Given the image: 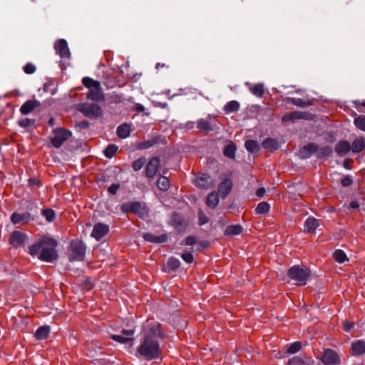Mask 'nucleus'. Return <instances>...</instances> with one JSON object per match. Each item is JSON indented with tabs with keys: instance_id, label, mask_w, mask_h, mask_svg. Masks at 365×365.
<instances>
[{
	"instance_id": "obj_1",
	"label": "nucleus",
	"mask_w": 365,
	"mask_h": 365,
	"mask_svg": "<svg viewBox=\"0 0 365 365\" xmlns=\"http://www.w3.org/2000/svg\"><path fill=\"white\" fill-rule=\"evenodd\" d=\"M163 336L160 324L157 322H147L140 344L138 347L137 354L146 360L158 359L161 355V349L158 339Z\"/></svg>"
},
{
	"instance_id": "obj_2",
	"label": "nucleus",
	"mask_w": 365,
	"mask_h": 365,
	"mask_svg": "<svg viewBox=\"0 0 365 365\" xmlns=\"http://www.w3.org/2000/svg\"><path fill=\"white\" fill-rule=\"evenodd\" d=\"M57 245L58 242L55 239L43 236L35 244L29 247V253L33 257L36 256L43 262L51 263L58 257L56 250Z\"/></svg>"
},
{
	"instance_id": "obj_3",
	"label": "nucleus",
	"mask_w": 365,
	"mask_h": 365,
	"mask_svg": "<svg viewBox=\"0 0 365 365\" xmlns=\"http://www.w3.org/2000/svg\"><path fill=\"white\" fill-rule=\"evenodd\" d=\"M287 275L292 280L294 281V284L302 286L307 284V281L311 275V272L307 268L294 265L288 269Z\"/></svg>"
},
{
	"instance_id": "obj_4",
	"label": "nucleus",
	"mask_w": 365,
	"mask_h": 365,
	"mask_svg": "<svg viewBox=\"0 0 365 365\" xmlns=\"http://www.w3.org/2000/svg\"><path fill=\"white\" fill-rule=\"evenodd\" d=\"M83 84L88 88L87 98L94 101H101L103 100V93L101 83L89 77H85L82 80Z\"/></svg>"
},
{
	"instance_id": "obj_5",
	"label": "nucleus",
	"mask_w": 365,
	"mask_h": 365,
	"mask_svg": "<svg viewBox=\"0 0 365 365\" xmlns=\"http://www.w3.org/2000/svg\"><path fill=\"white\" fill-rule=\"evenodd\" d=\"M121 210L124 212H133L140 218H145L148 215V211L145 204L139 202H128L124 203Z\"/></svg>"
},
{
	"instance_id": "obj_6",
	"label": "nucleus",
	"mask_w": 365,
	"mask_h": 365,
	"mask_svg": "<svg viewBox=\"0 0 365 365\" xmlns=\"http://www.w3.org/2000/svg\"><path fill=\"white\" fill-rule=\"evenodd\" d=\"M71 133L68 130L62 128L54 129L51 137V144L56 148H60L62 144L71 136Z\"/></svg>"
},
{
	"instance_id": "obj_7",
	"label": "nucleus",
	"mask_w": 365,
	"mask_h": 365,
	"mask_svg": "<svg viewBox=\"0 0 365 365\" xmlns=\"http://www.w3.org/2000/svg\"><path fill=\"white\" fill-rule=\"evenodd\" d=\"M71 247V260L82 261L86 255V245L79 240H73L70 245Z\"/></svg>"
},
{
	"instance_id": "obj_8",
	"label": "nucleus",
	"mask_w": 365,
	"mask_h": 365,
	"mask_svg": "<svg viewBox=\"0 0 365 365\" xmlns=\"http://www.w3.org/2000/svg\"><path fill=\"white\" fill-rule=\"evenodd\" d=\"M79 110L88 117H98L102 112L101 107L94 103L81 104Z\"/></svg>"
},
{
	"instance_id": "obj_9",
	"label": "nucleus",
	"mask_w": 365,
	"mask_h": 365,
	"mask_svg": "<svg viewBox=\"0 0 365 365\" xmlns=\"http://www.w3.org/2000/svg\"><path fill=\"white\" fill-rule=\"evenodd\" d=\"M320 360L325 365H338L341 362L340 356L331 349H325L320 357Z\"/></svg>"
},
{
	"instance_id": "obj_10",
	"label": "nucleus",
	"mask_w": 365,
	"mask_h": 365,
	"mask_svg": "<svg viewBox=\"0 0 365 365\" xmlns=\"http://www.w3.org/2000/svg\"><path fill=\"white\" fill-rule=\"evenodd\" d=\"M193 182L197 187L203 189H210L214 185L212 179L205 174L198 175L195 178Z\"/></svg>"
},
{
	"instance_id": "obj_11",
	"label": "nucleus",
	"mask_w": 365,
	"mask_h": 365,
	"mask_svg": "<svg viewBox=\"0 0 365 365\" xmlns=\"http://www.w3.org/2000/svg\"><path fill=\"white\" fill-rule=\"evenodd\" d=\"M309 115H310L307 112L293 111L284 114L282 118V120L283 122H290L299 119L307 120L309 118Z\"/></svg>"
},
{
	"instance_id": "obj_12",
	"label": "nucleus",
	"mask_w": 365,
	"mask_h": 365,
	"mask_svg": "<svg viewBox=\"0 0 365 365\" xmlns=\"http://www.w3.org/2000/svg\"><path fill=\"white\" fill-rule=\"evenodd\" d=\"M287 365H314V361L307 355H299L289 359Z\"/></svg>"
},
{
	"instance_id": "obj_13",
	"label": "nucleus",
	"mask_w": 365,
	"mask_h": 365,
	"mask_svg": "<svg viewBox=\"0 0 365 365\" xmlns=\"http://www.w3.org/2000/svg\"><path fill=\"white\" fill-rule=\"evenodd\" d=\"M109 232V227L103 223H97L94 225L91 236L99 240Z\"/></svg>"
},
{
	"instance_id": "obj_14",
	"label": "nucleus",
	"mask_w": 365,
	"mask_h": 365,
	"mask_svg": "<svg viewBox=\"0 0 365 365\" xmlns=\"http://www.w3.org/2000/svg\"><path fill=\"white\" fill-rule=\"evenodd\" d=\"M55 49L56 53L61 58H68L70 56L69 48L66 40L60 39L55 43Z\"/></svg>"
},
{
	"instance_id": "obj_15",
	"label": "nucleus",
	"mask_w": 365,
	"mask_h": 365,
	"mask_svg": "<svg viewBox=\"0 0 365 365\" xmlns=\"http://www.w3.org/2000/svg\"><path fill=\"white\" fill-rule=\"evenodd\" d=\"M160 166V159L153 158L146 166L145 174L148 178H153L158 170Z\"/></svg>"
},
{
	"instance_id": "obj_16",
	"label": "nucleus",
	"mask_w": 365,
	"mask_h": 365,
	"mask_svg": "<svg viewBox=\"0 0 365 365\" xmlns=\"http://www.w3.org/2000/svg\"><path fill=\"white\" fill-rule=\"evenodd\" d=\"M31 220L29 212H24L22 214L14 212L11 216V221L14 224L21 223L22 225L27 224Z\"/></svg>"
},
{
	"instance_id": "obj_17",
	"label": "nucleus",
	"mask_w": 365,
	"mask_h": 365,
	"mask_svg": "<svg viewBox=\"0 0 365 365\" xmlns=\"http://www.w3.org/2000/svg\"><path fill=\"white\" fill-rule=\"evenodd\" d=\"M26 235L19 231H14L10 237V243L14 247L21 246L26 240Z\"/></svg>"
},
{
	"instance_id": "obj_18",
	"label": "nucleus",
	"mask_w": 365,
	"mask_h": 365,
	"mask_svg": "<svg viewBox=\"0 0 365 365\" xmlns=\"http://www.w3.org/2000/svg\"><path fill=\"white\" fill-rule=\"evenodd\" d=\"M39 106L40 103L38 101L29 100L21 106L20 111L23 115H28Z\"/></svg>"
},
{
	"instance_id": "obj_19",
	"label": "nucleus",
	"mask_w": 365,
	"mask_h": 365,
	"mask_svg": "<svg viewBox=\"0 0 365 365\" xmlns=\"http://www.w3.org/2000/svg\"><path fill=\"white\" fill-rule=\"evenodd\" d=\"M232 187V181L230 179H225L219 185L218 191L222 197L225 198L231 191Z\"/></svg>"
},
{
	"instance_id": "obj_20",
	"label": "nucleus",
	"mask_w": 365,
	"mask_h": 365,
	"mask_svg": "<svg viewBox=\"0 0 365 365\" xmlns=\"http://www.w3.org/2000/svg\"><path fill=\"white\" fill-rule=\"evenodd\" d=\"M351 351L354 356H361L365 354V341L357 340L351 344Z\"/></svg>"
},
{
	"instance_id": "obj_21",
	"label": "nucleus",
	"mask_w": 365,
	"mask_h": 365,
	"mask_svg": "<svg viewBox=\"0 0 365 365\" xmlns=\"http://www.w3.org/2000/svg\"><path fill=\"white\" fill-rule=\"evenodd\" d=\"M350 150L351 145L346 140L339 142L335 146V151L339 156H345Z\"/></svg>"
},
{
	"instance_id": "obj_22",
	"label": "nucleus",
	"mask_w": 365,
	"mask_h": 365,
	"mask_svg": "<svg viewBox=\"0 0 365 365\" xmlns=\"http://www.w3.org/2000/svg\"><path fill=\"white\" fill-rule=\"evenodd\" d=\"M316 145L309 143L304 146L299 151V156L301 158L307 159L312 154L315 153Z\"/></svg>"
},
{
	"instance_id": "obj_23",
	"label": "nucleus",
	"mask_w": 365,
	"mask_h": 365,
	"mask_svg": "<svg viewBox=\"0 0 365 365\" xmlns=\"http://www.w3.org/2000/svg\"><path fill=\"white\" fill-rule=\"evenodd\" d=\"M319 225V221L314 217H308L304 222L305 231L307 232H314L317 227Z\"/></svg>"
},
{
	"instance_id": "obj_24",
	"label": "nucleus",
	"mask_w": 365,
	"mask_h": 365,
	"mask_svg": "<svg viewBox=\"0 0 365 365\" xmlns=\"http://www.w3.org/2000/svg\"><path fill=\"white\" fill-rule=\"evenodd\" d=\"M130 134V125L127 123H123L119 125L117 128V135L120 138H126Z\"/></svg>"
},
{
	"instance_id": "obj_25",
	"label": "nucleus",
	"mask_w": 365,
	"mask_h": 365,
	"mask_svg": "<svg viewBox=\"0 0 365 365\" xmlns=\"http://www.w3.org/2000/svg\"><path fill=\"white\" fill-rule=\"evenodd\" d=\"M143 238L146 241L154 243H162L166 240V237L165 235L155 236L150 232L143 234Z\"/></svg>"
},
{
	"instance_id": "obj_26",
	"label": "nucleus",
	"mask_w": 365,
	"mask_h": 365,
	"mask_svg": "<svg viewBox=\"0 0 365 365\" xmlns=\"http://www.w3.org/2000/svg\"><path fill=\"white\" fill-rule=\"evenodd\" d=\"M365 148V138H359L354 140L352 143V146L351 147L352 151L354 153H359L361 152Z\"/></svg>"
},
{
	"instance_id": "obj_27",
	"label": "nucleus",
	"mask_w": 365,
	"mask_h": 365,
	"mask_svg": "<svg viewBox=\"0 0 365 365\" xmlns=\"http://www.w3.org/2000/svg\"><path fill=\"white\" fill-rule=\"evenodd\" d=\"M332 150L329 146L319 147L316 145L315 154L319 158L331 155Z\"/></svg>"
},
{
	"instance_id": "obj_28",
	"label": "nucleus",
	"mask_w": 365,
	"mask_h": 365,
	"mask_svg": "<svg viewBox=\"0 0 365 365\" xmlns=\"http://www.w3.org/2000/svg\"><path fill=\"white\" fill-rule=\"evenodd\" d=\"M219 201L217 193L212 192L207 195L206 204L208 207L214 208L219 204Z\"/></svg>"
},
{
	"instance_id": "obj_29",
	"label": "nucleus",
	"mask_w": 365,
	"mask_h": 365,
	"mask_svg": "<svg viewBox=\"0 0 365 365\" xmlns=\"http://www.w3.org/2000/svg\"><path fill=\"white\" fill-rule=\"evenodd\" d=\"M240 103L237 101L227 102L224 106V111L226 113L236 112L240 109Z\"/></svg>"
},
{
	"instance_id": "obj_30",
	"label": "nucleus",
	"mask_w": 365,
	"mask_h": 365,
	"mask_svg": "<svg viewBox=\"0 0 365 365\" xmlns=\"http://www.w3.org/2000/svg\"><path fill=\"white\" fill-rule=\"evenodd\" d=\"M262 145L265 149L277 150L278 148V143L273 138H266L262 143Z\"/></svg>"
},
{
	"instance_id": "obj_31",
	"label": "nucleus",
	"mask_w": 365,
	"mask_h": 365,
	"mask_svg": "<svg viewBox=\"0 0 365 365\" xmlns=\"http://www.w3.org/2000/svg\"><path fill=\"white\" fill-rule=\"evenodd\" d=\"M197 128L200 130L205 132H209L212 130V126L211 123L205 119H200L197 120Z\"/></svg>"
},
{
	"instance_id": "obj_32",
	"label": "nucleus",
	"mask_w": 365,
	"mask_h": 365,
	"mask_svg": "<svg viewBox=\"0 0 365 365\" xmlns=\"http://www.w3.org/2000/svg\"><path fill=\"white\" fill-rule=\"evenodd\" d=\"M49 331H50L49 327L42 326L36 330V331L35 333V336L38 339H44L47 337Z\"/></svg>"
},
{
	"instance_id": "obj_33",
	"label": "nucleus",
	"mask_w": 365,
	"mask_h": 365,
	"mask_svg": "<svg viewBox=\"0 0 365 365\" xmlns=\"http://www.w3.org/2000/svg\"><path fill=\"white\" fill-rule=\"evenodd\" d=\"M245 148L251 153L258 152L260 149L259 144L254 140H248L245 143Z\"/></svg>"
},
{
	"instance_id": "obj_34",
	"label": "nucleus",
	"mask_w": 365,
	"mask_h": 365,
	"mask_svg": "<svg viewBox=\"0 0 365 365\" xmlns=\"http://www.w3.org/2000/svg\"><path fill=\"white\" fill-rule=\"evenodd\" d=\"M250 91L253 95L262 97L264 92V86L262 83L256 84L254 86H250Z\"/></svg>"
},
{
	"instance_id": "obj_35",
	"label": "nucleus",
	"mask_w": 365,
	"mask_h": 365,
	"mask_svg": "<svg viewBox=\"0 0 365 365\" xmlns=\"http://www.w3.org/2000/svg\"><path fill=\"white\" fill-rule=\"evenodd\" d=\"M157 185L160 190L165 191L170 187V181L168 178L161 176L157 181Z\"/></svg>"
},
{
	"instance_id": "obj_36",
	"label": "nucleus",
	"mask_w": 365,
	"mask_h": 365,
	"mask_svg": "<svg viewBox=\"0 0 365 365\" xmlns=\"http://www.w3.org/2000/svg\"><path fill=\"white\" fill-rule=\"evenodd\" d=\"M241 232L242 227L240 225H231L226 228L225 233L227 236H234L240 234Z\"/></svg>"
},
{
	"instance_id": "obj_37",
	"label": "nucleus",
	"mask_w": 365,
	"mask_h": 365,
	"mask_svg": "<svg viewBox=\"0 0 365 365\" xmlns=\"http://www.w3.org/2000/svg\"><path fill=\"white\" fill-rule=\"evenodd\" d=\"M333 257L334 258V259L339 262V263H343L345 261H347L348 260V257H346V255L345 254V252L341 250H336L334 254H333Z\"/></svg>"
},
{
	"instance_id": "obj_38",
	"label": "nucleus",
	"mask_w": 365,
	"mask_h": 365,
	"mask_svg": "<svg viewBox=\"0 0 365 365\" xmlns=\"http://www.w3.org/2000/svg\"><path fill=\"white\" fill-rule=\"evenodd\" d=\"M286 101L299 107H307L309 105L307 101L299 98H287Z\"/></svg>"
},
{
	"instance_id": "obj_39",
	"label": "nucleus",
	"mask_w": 365,
	"mask_h": 365,
	"mask_svg": "<svg viewBox=\"0 0 365 365\" xmlns=\"http://www.w3.org/2000/svg\"><path fill=\"white\" fill-rule=\"evenodd\" d=\"M236 150V147L235 144L230 143L226 145V147L224 149V155L226 157H228L230 158H235V153Z\"/></svg>"
},
{
	"instance_id": "obj_40",
	"label": "nucleus",
	"mask_w": 365,
	"mask_h": 365,
	"mask_svg": "<svg viewBox=\"0 0 365 365\" xmlns=\"http://www.w3.org/2000/svg\"><path fill=\"white\" fill-rule=\"evenodd\" d=\"M270 208L269 205L266 202L259 203L255 208V211L259 214H265L269 212Z\"/></svg>"
},
{
	"instance_id": "obj_41",
	"label": "nucleus",
	"mask_w": 365,
	"mask_h": 365,
	"mask_svg": "<svg viewBox=\"0 0 365 365\" xmlns=\"http://www.w3.org/2000/svg\"><path fill=\"white\" fill-rule=\"evenodd\" d=\"M354 125L357 128L365 131V115H359L354 119Z\"/></svg>"
},
{
	"instance_id": "obj_42",
	"label": "nucleus",
	"mask_w": 365,
	"mask_h": 365,
	"mask_svg": "<svg viewBox=\"0 0 365 365\" xmlns=\"http://www.w3.org/2000/svg\"><path fill=\"white\" fill-rule=\"evenodd\" d=\"M117 150L118 147L115 145L111 144L108 145V147L106 148L104 154L107 158H111L114 156Z\"/></svg>"
},
{
	"instance_id": "obj_43",
	"label": "nucleus",
	"mask_w": 365,
	"mask_h": 365,
	"mask_svg": "<svg viewBox=\"0 0 365 365\" xmlns=\"http://www.w3.org/2000/svg\"><path fill=\"white\" fill-rule=\"evenodd\" d=\"M146 159L144 157L140 158L133 163L132 168L135 171L140 170L145 165Z\"/></svg>"
},
{
	"instance_id": "obj_44",
	"label": "nucleus",
	"mask_w": 365,
	"mask_h": 365,
	"mask_svg": "<svg viewBox=\"0 0 365 365\" xmlns=\"http://www.w3.org/2000/svg\"><path fill=\"white\" fill-rule=\"evenodd\" d=\"M111 338L113 340L118 341L121 344H126L130 341H133V339L132 337H125L123 335H118V334L112 335Z\"/></svg>"
},
{
	"instance_id": "obj_45",
	"label": "nucleus",
	"mask_w": 365,
	"mask_h": 365,
	"mask_svg": "<svg viewBox=\"0 0 365 365\" xmlns=\"http://www.w3.org/2000/svg\"><path fill=\"white\" fill-rule=\"evenodd\" d=\"M42 215L46 217L48 222H52L55 217V212L51 209L42 210Z\"/></svg>"
},
{
	"instance_id": "obj_46",
	"label": "nucleus",
	"mask_w": 365,
	"mask_h": 365,
	"mask_svg": "<svg viewBox=\"0 0 365 365\" xmlns=\"http://www.w3.org/2000/svg\"><path fill=\"white\" fill-rule=\"evenodd\" d=\"M302 348V343L300 341H296L289 346L287 351L290 354H294L299 351Z\"/></svg>"
},
{
	"instance_id": "obj_47",
	"label": "nucleus",
	"mask_w": 365,
	"mask_h": 365,
	"mask_svg": "<svg viewBox=\"0 0 365 365\" xmlns=\"http://www.w3.org/2000/svg\"><path fill=\"white\" fill-rule=\"evenodd\" d=\"M23 70L26 74H33L35 73L36 68L32 63H28L24 66Z\"/></svg>"
},
{
	"instance_id": "obj_48",
	"label": "nucleus",
	"mask_w": 365,
	"mask_h": 365,
	"mask_svg": "<svg viewBox=\"0 0 365 365\" xmlns=\"http://www.w3.org/2000/svg\"><path fill=\"white\" fill-rule=\"evenodd\" d=\"M168 264L170 268L175 270L180 266V262L175 257H171L168 259Z\"/></svg>"
},
{
	"instance_id": "obj_49",
	"label": "nucleus",
	"mask_w": 365,
	"mask_h": 365,
	"mask_svg": "<svg viewBox=\"0 0 365 365\" xmlns=\"http://www.w3.org/2000/svg\"><path fill=\"white\" fill-rule=\"evenodd\" d=\"M35 123L34 119L24 118L19 121V125L23 128L34 125Z\"/></svg>"
},
{
	"instance_id": "obj_50",
	"label": "nucleus",
	"mask_w": 365,
	"mask_h": 365,
	"mask_svg": "<svg viewBox=\"0 0 365 365\" xmlns=\"http://www.w3.org/2000/svg\"><path fill=\"white\" fill-rule=\"evenodd\" d=\"M198 218L200 225H204L209 221L208 217L204 213V212L202 210H199L198 211Z\"/></svg>"
},
{
	"instance_id": "obj_51",
	"label": "nucleus",
	"mask_w": 365,
	"mask_h": 365,
	"mask_svg": "<svg viewBox=\"0 0 365 365\" xmlns=\"http://www.w3.org/2000/svg\"><path fill=\"white\" fill-rule=\"evenodd\" d=\"M182 259L187 263H192L193 262V255L190 252H185L181 255Z\"/></svg>"
},
{
	"instance_id": "obj_52",
	"label": "nucleus",
	"mask_w": 365,
	"mask_h": 365,
	"mask_svg": "<svg viewBox=\"0 0 365 365\" xmlns=\"http://www.w3.org/2000/svg\"><path fill=\"white\" fill-rule=\"evenodd\" d=\"M352 182H353V180L349 176H346L341 181V183L344 187H348V186L351 185L352 184Z\"/></svg>"
},
{
	"instance_id": "obj_53",
	"label": "nucleus",
	"mask_w": 365,
	"mask_h": 365,
	"mask_svg": "<svg viewBox=\"0 0 365 365\" xmlns=\"http://www.w3.org/2000/svg\"><path fill=\"white\" fill-rule=\"evenodd\" d=\"M120 187V185L119 184H112L108 189V192L110 193H111L112 195H115L116 194L118 190L119 189Z\"/></svg>"
},
{
	"instance_id": "obj_54",
	"label": "nucleus",
	"mask_w": 365,
	"mask_h": 365,
	"mask_svg": "<svg viewBox=\"0 0 365 365\" xmlns=\"http://www.w3.org/2000/svg\"><path fill=\"white\" fill-rule=\"evenodd\" d=\"M354 327V323L345 321L344 322V329L345 331L349 332Z\"/></svg>"
},
{
	"instance_id": "obj_55",
	"label": "nucleus",
	"mask_w": 365,
	"mask_h": 365,
	"mask_svg": "<svg viewBox=\"0 0 365 365\" xmlns=\"http://www.w3.org/2000/svg\"><path fill=\"white\" fill-rule=\"evenodd\" d=\"M121 333L123 334V336H125V337H130V336H132L134 333H135V330L134 329H123L121 331Z\"/></svg>"
},
{
	"instance_id": "obj_56",
	"label": "nucleus",
	"mask_w": 365,
	"mask_h": 365,
	"mask_svg": "<svg viewBox=\"0 0 365 365\" xmlns=\"http://www.w3.org/2000/svg\"><path fill=\"white\" fill-rule=\"evenodd\" d=\"M196 243V238L192 236H189L185 239V244L187 245H193Z\"/></svg>"
},
{
	"instance_id": "obj_57",
	"label": "nucleus",
	"mask_w": 365,
	"mask_h": 365,
	"mask_svg": "<svg viewBox=\"0 0 365 365\" xmlns=\"http://www.w3.org/2000/svg\"><path fill=\"white\" fill-rule=\"evenodd\" d=\"M264 193H265V189L264 187H260V188L257 189V190L256 191L257 196H258L259 197H262Z\"/></svg>"
},
{
	"instance_id": "obj_58",
	"label": "nucleus",
	"mask_w": 365,
	"mask_h": 365,
	"mask_svg": "<svg viewBox=\"0 0 365 365\" xmlns=\"http://www.w3.org/2000/svg\"><path fill=\"white\" fill-rule=\"evenodd\" d=\"M151 145H152V144L150 143V142L145 141V142L142 143V144L140 145V148L147 149V148H150Z\"/></svg>"
},
{
	"instance_id": "obj_59",
	"label": "nucleus",
	"mask_w": 365,
	"mask_h": 365,
	"mask_svg": "<svg viewBox=\"0 0 365 365\" xmlns=\"http://www.w3.org/2000/svg\"><path fill=\"white\" fill-rule=\"evenodd\" d=\"M350 207L353 209H356L359 207V203L356 200H353L350 202Z\"/></svg>"
},
{
	"instance_id": "obj_60",
	"label": "nucleus",
	"mask_w": 365,
	"mask_h": 365,
	"mask_svg": "<svg viewBox=\"0 0 365 365\" xmlns=\"http://www.w3.org/2000/svg\"><path fill=\"white\" fill-rule=\"evenodd\" d=\"M48 125L51 126V127H53L55 125V119L53 118H51L48 120Z\"/></svg>"
},
{
	"instance_id": "obj_61",
	"label": "nucleus",
	"mask_w": 365,
	"mask_h": 365,
	"mask_svg": "<svg viewBox=\"0 0 365 365\" xmlns=\"http://www.w3.org/2000/svg\"><path fill=\"white\" fill-rule=\"evenodd\" d=\"M29 182L31 185H38V182L36 179H29Z\"/></svg>"
},
{
	"instance_id": "obj_62",
	"label": "nucleus",
	"mask_w": 365,
	"mask_h": 365,
	"mask_svg": "<svg viewBox=\"0 0 365 365\" xmlns=\"http://www.w3.org/2000/svg\"><path fill=\"white\" fill-rule=\"evenodd\" d=\"M160 67H168V66H166L165 63H156L155 68L158 69Z\"/></svg>"
},
{
	"instance_id": "obj_63",
	"label": "nucleus",
	"mask_w": 365,
	"mask_h": 365,
	"mask_svg": "<svg viewBox=\"0 0 365 365\" xmlns=\"http://www.w3.org/2000/svg\"><path fill=\"white\" fill-rule=\"evenodd\" d=\"M344 167H345L346 169H350V167H349V162H348V160H346V161L344 162Z\"/></svg>"
},
{
	"instance_id": "obj_64",
	"label": "nucleus",
	"mask_w": 365,
	"mask_h": 365,
	"mask_svg": "<svg viewBox=\"0 0 365 365\" xmlns=\"http://www.w3.org/2000/svg\"><path fill=\"white\" fill-rule=\"evenodd\" d=\"M143 108V107L142 106H140L138 107V110H142Z\"/></svg>"
}]
</instances>
